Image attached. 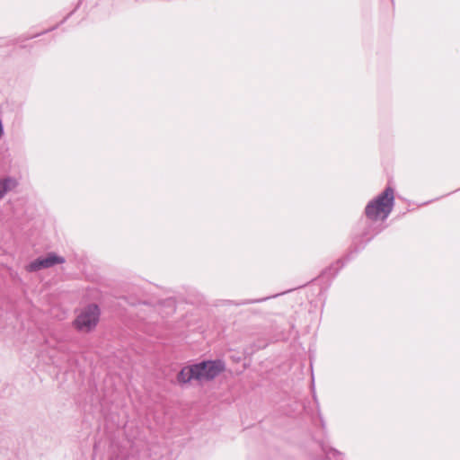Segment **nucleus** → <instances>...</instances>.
Instances as JSON below:
<instances>
[{
	"label": "nucleus",
	"mask_w": 460,
	"mask_h": 460,
	"mask_svg": "<svg viewBox=\"0 0 460 460\" xmlns=\"http://www.w3.org/2000/svg\"><path fill=\"white\" fill-rule=\"evenodd\" d=\"M225 369L226 364L221 359L205 360L182 367L177 376V381L182 385L192 380L208 382L215 379Z\"/></svg>",
	"instance_id": "nucleus-1"
},
{
	"label": "nucleus",
	"mask_w": 460,
	"mask_h": 460,
	"mask_svg": "<svg viewBox=\"0 0 460 460\" xmlns=\"http://www.w3.org/2000/svg\"><path fill=\"white\" fill-rule=\"evenodd\" d=\"M394 202V190L387 187L376 198L368 202L365 214L370 220H385L393 210Z\"/></svg>",
	"instance_id": "nucleus-2"
},
{
	"label": "nucleus",
	"mask_w": 460,
	"mask_h": 460,
	"mask_svg": "<svg viewBox=\"0 0 460 460\" xmlns=\"http://www.w3.org/2000/svg\"><path fill=\"white\" fill-rule=\"evenodd\" d=\"M100 308L97 305H89L84 307L74 321L76 330L83 332H89L93 330L100 319Z\"/></svg>",
	"instance_id": "nucleus-3"
},
{
	"label": "nucleus",
	"mask_w": 460,
	"mask_h": 460,
	"mask_svg": "<svg viewBox=\"0 0 460 460\" xmlns=\"http://www.w3.org/2000/svg\"><path fill=\"white\" fill-rule=\"evenodd\" d=\"M65 262V258L55 253H49L46 257H40L26 266L29 272L37 271L41 269L50 268L56 264Z\"/></svg>",
	"instance_id": "nucleus-4"
},
{
	"label": "nucleus",
	"mask_w": 460,
	"mask_h": 460,
	"mask_svg": "<svg viewBox=\"0 0 460 460\" xmlns=\"http://www.w3.org/2000/svg\"><path fill=\"white\" fill-rule=\"evenodd\" d=\"M16 186V181L11 178H5L0 180V199H2L4 195L13 190Z\"/></svg>",
	"instance_id": "nucleus-5"
}]
</instances>
